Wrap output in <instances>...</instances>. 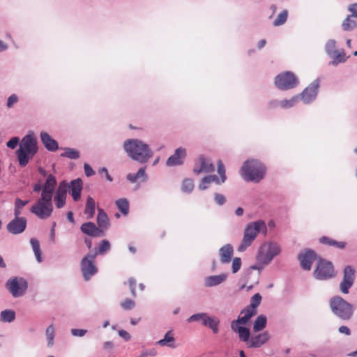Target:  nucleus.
Listing matches in <instances>:
<instances>
[{"label": "nucleus", "mask_w": 357, "mask_h": 357, "mask_svg": "<svg viewBox=\"0 0 357 357\" xmlns=\"http://www.w3.org/2000/svg\"><path fill=\"white\" fill-rule=\"evenodd\" d=\"M123 148L130 158L141 165L147 163L153 155L149 145L138 139L126 140Z\"/></svg>", "instance_id": "1"}, {"label": "nucleus", "mask_w": 357, "mask_h": 357, "mask_svg": "<svg viewBox=\"0 0 357 357\" xmlns=\"http://www.w3.org/2000/svg\"><path fill=\"white\" fill-rule=\"evenodd\" d=\"M38 152L37 140L33 135H25L16 151V155L21 167H25L30 159Z\"/></svg>", "instance_id": "2"}, {"label": "nucleus", "mask_w": 357, "mask_h": 357, "mask_svg": "<svg viewBox=\"0 0 357 357\" xmlns=\"http://www.w3.org/2000/svg\"><path fill=\"white\" fill-rule=\"evenodd\" d=\"M241 171L245 181L258 183L264 178L266 167L258 160L252 159L243 162Z\"/></svg>", "instance_id": "3"}, {"label": "nucleus", "mask_w": 357, "mask_h": 357, "mask_svg": "<svg viewBox=\"0 0 357 357\" xmlns=\"http://www.w3.org/2000/svg\"><path fill=\"white\" fill-rule=\"evenodd\" d=\"M259 231L266 233L267 227L264 220H259L248 223L245 229L241 243L238 247V252H244L250 246Z\"/></svg>", "instance_id": "4"}, {"label": "nucleus", "mask_w": 357, "mask_h": 357, "mask_svg": "<svg viewBox=\"0 0 357 357\" xmlns=\"http://www.w3.org/2000/svg\"><path fill=\"white\" fill-rule=\"evenodd\" d=\"M332 312L342 320H349L354 312V305L345 301L340 296H335L330 300Z\"/></svg>", "instance_id": "5"}, {"label": "nucleus", "mask_w": 357, "mask_h": 357, "mask_svg": "<svg viewBox=\"0 0 357 357\" xmlns=\"http://www.w3.org/2000/svg\"><path fill=\"white\" fill-rule=\"evenodd\" d=\"M280 252V248L276 243L263 245L259 250L257 261L261 265L268 264Z\"/></svg>", "instance_id": "6"}, {"label": "nucleus", "mask_w": 357, "mask_h": 357, "mask_svg": "<svg viewBox=\"0 0 357 357\" xmlns=\"http://www.w3.org/2000/svg\"><path fill=\"white\" fill-rule=\"evenodd\" d=\"M275 86L282 91H287L298 85V79L291 71H286L278 74L275 77Z\"/></svg>", "instance_id": "7"}, {"label": "nucleus", "mask_w": 357, "mask_h": 357, "mask_svg": "<svg viewBox=\"0 0 357 357\" xmlns=\"http://www.w3.org/2000/svg\"><path fill=\"white\" fill-rule=\"evenodd\" d=\"M96 258V255L89 253L81 260L80 268L85 281L90 280L98 273V268L95 264Z\"/></svg>", "instance_id": "8"}, {"label": "nucleus", "mask_w": 357, "mask_h": 357, "mask_svg": "<svg viewBox=\"0 0 357 357\" xmlns=\"http://www.w3.org/2000/svg\"><path fill=\"white\" fill-rule=\"evenodd\" d=\"M313 275L319 280H326L333 278L334 276V266L332 262L320 259Z\"/></svg>", "instance_id": "9"}, {"label": "nucleus", "mask_w": 357, "mask_h": 357, "mask_svg": "<svg viewBox=\"0 0 357 357\" xmlns=\"http://www.w3.org/2000/svg\"><path fill=\"white\" fill-rule=\"evenodd\" d=\"M6 289L14 298L22 296L28 287L27 282L22 278H13L9 279L6 283Z\"/></svg>", "instance_id": "10"}, {"label": "nucleus", "mask_w": 357, "mask_h": 357, "mask_svg": "<svg viewBox=\"0 0 357 357\" xmlns=\"http://www.w3.org/2000/svg\"><path fill=\"white\" fill-rule=\"evenodd\" d=\"M355 269L350 265H347L343 270V278L340 284V290L342 293L347 294L349 289L353 286L355 281Z\"/></svg>", "instance_id": "11"}, {"label": "nucleus", "mask_w": 357, "mask_h": 357, "mask_svg": "<svg viewBox=\"0 0 357 357\" xmlns=\"http://www.w3.org/2000/svg\"><path fill=\"white\" fill-rule=\"evenodd\" d=\"M319 86V79H316L299 94L301 100L306 105L314 101L317 96Z\"/></svg>", "instance_id": "12"}, {"label": "nucleus", "mask_w": 357, "mask_h": 357, "mask_svg": "<svg viewBox=\"0 0 357 357\" xmlns=\"http://www.w3.org/2000/svg\"><path fill=\"white\" fill-rule=\"evenodd\" d=\"M30 211L42 220L50 217L53 211V205L36 202L30 208Z\"/></svg>", "instance_id": "13"}, {"label": "nucleus", "mask_w": 357, "mask_h": 357, "mask_svg": "<svg viewBox=\"0 0 357 357\" xmlns=\"http://www.w3.org/2000/svg\"><path fill=\"white\" fill-rule=\"evenodd\" d=\"M317 259V253L311 249H305L298 255V260L300 261L303 269L310 271L312 263Z\"/></svg>", "instance_id": "14"}, {"label": "nucleus", "mask_w": 357, "mask_h": 357, "mask_svg": "<svg viewBox=\"0 0 357 357\" xmlns=\"http://www.w3.org/2000/svg\"><path fill=\"white\" fill-rule=\"evenodd\" d=\"M27 225V220L26 218H13L6 225V229L8 233L17 235L23 233Z\"/></svg>", "instance_id": "15"}, {"label": "nucleus", "mask_w": 357, "mask_h": 357, "mask_svg": "<svg viewBox=\"0 0 357 357\" xmlns=\"http://www.w3.org/2000/svg\"><path fill=\"white\" fill-rule=\"evenodd\" d=\"M67 190V182L66 181H61L54 196V202L57 208H61L65 206Z\"/></svg>", "instance_id": "16"}, {"label": "nucleus", "mask_w": 357, "mask_h": 357, "mask_svg": "<svg viewBox=\"0 0 357 357\" xmlns=\"http://www.w3.org/2000/svg\"><path fill=\"white\" fill-rule=\"evenodd\" d=\"M186 150L184 148L179 147L176 149L173 155H172L166 161L167 167H175L181 165L186 157Z\"/></svg>", "instance_id": "17"}, {"label": "nucleus", "mask_w": 357, "mask_h": 357, "mask_svg": "<svg viewBox=\"0 0 357 357\" xmlns=\"http://www.w3.org/2000/svg\"><path fill=\"white\" fill-rule=\"evenodd\" d=\"M81 231L91 237H100L105 235L102 229L98 227L93 222H86L80 226Z\"/></svg>", "instance_id": "18"}, {"label": "nucleus", "mask_w": 357, "mask_h": 357, "mask_svg": "<svg viewBox=\"0 0 357 357\" xmlns=\"http://www.w3.org/2000/svg\"><path fill=\"white\" fill-rule=\"evenodd\" d=\"M82 185L81 178L73 179L69 183H67L69 193L75 202L79 201L81 198Z\"/></svg>", "instance_id": "19"}, {"label": "nucleus", "mask_w": 357, "mask_h": 357, "mask_svg": "<svg viewBox=\"0 0 357 357\" xmlns=\"http://www.w3.org/2000/svg\"><path fill=\"white\" fill-rule=\"evenodd\" d=\"M241 324H236L235 322L231 323V328L234 332L238 334L241 341L247 342L250 339V329L245 326H241Z\"/></svg>", "instance_id": "20"}, {"label": "nucleus", "mask_w": 357, "mask_h": 357, "mask_svg": "<svg viewBox=\"0 0 357 357\" xmlns=\"http://www.w3.org/2000/svg\"><path fill=\"white\" fill-rule=\"evenodd\" d=\"M40 140L49 151H56L59 149L58 142L54 139L47 132L43 131L40 134Z\"/></svg>", "instance_id": "21"}, {"label": "nucleus", "mask_w": 357, "mask_h": 357, "mask_svg": "<svg viewBox=\"0 0 357 357\" xmlns=\"http://www.w3.org/2000/svg\"><path fill=\"white\" fill-rule=\"evenodd\" d=\"M256 314L257 310L252 309L251 307L247 306L241 311L240 315L238 317L237 319L234 320L231 322L245 325Z\"/></svg>", "instance_id": "22"}, {"label": "nucleus", "mask_w": 357, "mask_h": 357, "mask_svg": "<svg viewBox=\"0 0 357 357\" xmlns=\"http://www.w3.org/2000/svg\"><path fill=\"white\" fill-rule=\"evenodd\" d=\"M234 254V248L231 244H226L219 250L220 261L222 264H228L231 261Z\"/></svg>", "instance_id": "23"}, {"label": "nucleus", "mask_w": 357, "mask_h": 357, "mask_svg": "<svg viewBox=\"0 0 357 357\" xmlns=\"http://www.w3.org/2000/svg\"><path fill=\"white\" fill-rule=\"evenodd\" d=\"M227 278V273L216 275H210L204 278V284L206 287H212L224 282Z\"/></svg>", "instance_id": "24"}, {"label": "nucleus", "mask_w": 357, "mask_h": 357, "mask_svg": "<svg viewBox=\"0 0 357 357\" xmlns=\"http://www.w3.org/2000/svg\"><path fill=\"white\" fill-rule=\"evenodd\" d=\"M199 160L200 162V167L194 168L193 172L195 174H199L202 172L211 173L215 170V167L213 163L207 160L204 155H200Z\"/></svg>", "instance_id": "25"}, {"label": "nucleus", "mask_w": 357, "mask_h": 357, "mask_svg": "<svg viewBox=\"0 0 357 357\" xmlns=\"http://www.w3.org/2000/svg\"><path fill=\"white\" fill-rule=\"evenodd\" d=\"M268 332L265 331L251 337L250 340V347L259 348L269 340Z\"/></svg>", "instance_id": "26"}, {"label": "nucleus", "mask_w": 357, "mask_h": 357, "mask_svg": "<svg viewBox=\"0 0 357 357\" xmlns=\"http://www.w3.org/2000/svg\"><path fill=\"white\" fill-rule=\"evenodd\" d=\"M157 344L161 347L167 346L172 349H175L177 345L175 344V338L172 334V331H167L164 337L157 342Z\"/></svg>", "instance_id": "27"}, {"label": "nucleus", "mask_w": 357, "mask_h": 357, "mask_svg": "<svg viewBox=\"0 0 357 357\" xmlns=\"http://www.w3.org/2000/svg\"><path fill=\"white\" fill-rule=\"evenodd\" d=\"M97 215L98 227L100 229H107L109 226V218L102 208H98Z\"/></svg>", "instance_id": "28"}, {"label": "nucleus", "mask_w": 357, "mask_h": 357, "mask_svg": "<svg viewBox=\"0 0 357 357\" xmlns=\"http://www.w3.org/2000/svg\"><path fill=\"white\" fill-rule=\"evenodd\" d=\"M349 57L346 56L344 49H342L333 54V56H330L332 60L329 62V65L337 66L340 63H345Z\"/></svg>", "instance_id": "29"}, {"label": "nucleus", "mask_w": 357, "mask_h": 357, "mask_svg": "<svg viewBox=\"0 0 357 357\" xmlns=\"http://www.w3.org/2000/svg\"><path fill=\"white\" fill-rule=\"evenodd\" d=\"M56 184V177L53 174H48L43 185V190L49 191L54 194Z\"/></svg>", "instance_id": "30"}, {"label": "nucleus", "mask_w": 357, "mask_h": 357, "mask_svg": "<svg viewBox=\"0 0 357 357\" xmlns=\"http://www.w3.org/2000/svg\"><path fill=\"white\" fill-rule=\"evenodd\" d=\"M96 210V203L94 199L89 196L86 199V204L84 209V214L87 215L88 219L93 218Z\"/></svg>", "instance_id": "31"}, {"label": "nucleus", "mask_w": 357, "mask_h": 357, "mask_svg": "<svg viewBox=\"0 0 357 357\" xmlns=\"http://www.w3.org/2000/svg\"><path fill=\"white\" fill-rule=\"evenodd\" d=\"M220 320L215 317L208 315L206 322L204 321V326L211 328L214 334H217L219 331L218 326Z\"/></svg>", "instance_id": "32"}, {"label": "nucleus", "mask_w": 357, "mask_h": 357, "mask_svg": "<svg viewBox=\"0 0 357 357\" xmlns=\"http://www.w3.org/2000/svg\"><path fill=\"white\" fill-rule=\"evenodd\" d=\"M319 242L330 246H334L339 249H344L346 247V243L343 241H337L328 236H322L319 239Z\"/></svg>", "instance_id": "33"}, {"label": "nucleus", "mask_w": 357, "mask_h": 357, "mask_svg": "<svg viewBox=\"0 0 357 357\" xmlns=\"http://www.w3.org/2000/svg\"><path fill=\"white\" fill-rule=\"evenodd\" d=\"M267 324V318L265 315L261 314L258 316L253 324V331L259 332L264 329Z\"/></svg>", "instance_id": "34"}, {"label": "nucleus", "mask_w": 357, "mask_h": 357, "mask_svg": "<svg viewBox=\"0 0 357 357\" xmlns=\"http://www.w3.org/2000/svg\"><path fill=\"white\" fill-rule=\"evenodd\" d=\"M111 249V245L108 240L104 239L100 241L98 247L95 249L94 253L92 255H96V257L99 255H104L107 252L109 251Z\"/></svg>", "instance_id": "35"}, {"label": "nucleus", "mask_w": 357, "mask_h": 357, "mask_svg": "<svg viewBox=\"0 0 357 357\" xmlns=\"http://www.w3.org/2000/svg\"><path fill=\"white\" fill-rule=\"evenodd\" d=\"M30 243L34 252L36 260L39 263L43 261V258L39 241L37 239L32 238L30 240Z\"/></svg>", "instance_id": "36"}, {"label": "nucleus", "mask_w": 357, "mask_h": 357, "mask_svg": "<svg viewBox=\"0 0 357 357\" xmlns=\"http://www.w3.org/2000/svg\"><path fill=\"white\" fill-rule=\"evenodd\" d=\"M208 314L206 312H199L191 315L188 318L187 321L188 323L192 322H202V324L204 326V321L206 322L207 317Z\"/></svg>", "instance_id": "37"}, {"label": "nucleus", "mask_w": 357, "mask_h": 357, "mask_svg": "<svg viewBox=\"0 0 357 357\" xmlns=\"http://www.w3.org/2000/svg\"><path fill=\"white\" fill-rule=\"evenodd\" d=\"M352 15H348L342 22V28L344 31H349L357 26V22L352 20Z\"/></svg>", "instance_id": "38"}, {"label": "nucleus", "mask_w": 357, "mask_h": 357, "mask_svg": "<svg viewBox=\"0 0 357 357\" xmlns=\"http://www.w3.org/2000/svg\"><path fill=\"white\" fill-rule=\"evenodd\" d=\"M15 319V312L12 310H5L0 314V320L3 322L10 323Z\"/></svg>", "instance_id": "39"}, {"label": "nucleus", "mask_w": 357, "mask_h": 357, "mask_svg": "<svg viewBox=\"0 0 357 357\" xmlns=\"http://www.w3.org/2000/svg\"><path fill=\"white\" fill-rule=\"evenodd\" d=\"M301 100L299 94L293 96L289 100H282L280 101V106L282 108L287 109L294 106Z\"/></svg>", "instance_id": "40"}, {"label": "nucleus", "mask_w": 357, "mask_h": 357, "mask_svg": "<svg viewBox=\"0 0 357 357\" xmlns=\"http://www.w3.org/2000/svg\"><path fill=\"white\" fill-rule=\"evenodd\" d=\"M336 41L334 39H330L328 40L325 45V52L326 54L330 57L333 56V54L335 53H337L338 51L336 49Z\"/></svg>", "instance_id": "41"}, {"label": "nucleus", "mask_w": 357, "mask_h": 357, "mask_svg": "<svg viewBox=\"0 0 357 357\" xmlns=\"http://www.w3.org/2000/svg\"><path fill=\"white\" fill-rule=\"evenodd\" d=\"M61 157L69 159H77L80 156L79 151L72 148H64V152L61 153Z\"/></svg>", "instance_id": "42"}, {"label": "nucleus", "mask_w": 357, "mask_h": 357, "mask_svg": "<svg viewBox=\"0 0 357 357\" xmlns=\"http://www.w3.org/2000/svg\"><path fill=\"white\" fill-rule=\"evenodd\" d=\"M116 206L123 214L127 215L129 211V202L126 198H121L116 201Z\"/></svg>", "instance_id": "43"}, {"label": "nucleus", "mask_w": 357, "mask_h": 357, "mask_svg": "<svg viewBox=\"0 0 357 357\" xmlns=\"http://www.w3.org/2000/svg\"><path fill=\"white\" fill-rule=\"evenodd\" d=\"M45 335L47 340V347H51L54 345V327L53 324L50 325L45 331Z\"/></svg>", "instance_id": "44"}, {"label": "nucleus", "mask_w": 357, "mask_h": 357, "mask_svg": "<svg viewBox=\"0 0 357 357\" xmlns=\"http://www.w3.org/2000/svg\"><path fill=\"white\" fill-rule=\"evenodd\" d=\"M53 195V193H51L49 191L42 190L41 197L37 202L52 205Z\"/></svg>", "instance_id": "45"}, {"label": "nucleus", "mask_w": 357, "mask_h": 357, "mask_svg": "<svg viewBox=\"0 0 357 357\" xmlns=\"http://www.w3.org/2000/svg\"><path fill=\"white\" fill-rule=\"evenodd\" d=\"M288 17V11L287 10H282L277 17V18L273 22V25L275 26H278L284 24Z\"/></svg>", "instance_id": "46"}, {"label": "nucleus", "mask_w": 357, "mask_h": 357, "mask_svg": "<svg viewBox=\"0 0 357 357\" xmlns=\"http://www.w3.org/2000/svg\"><path fill=\"white\" fill-rule=\"evenodd\" d=\"M181 189L183 192H191L194 189L193 181L191 178L184 179L182 183Z\"/></svg>", "instance_id": "47"}, {"label": "nucleus", "mask_w": 357, "mask_h": 357, "mask_svg": "<svg viewBox=\"0 0 357 357\" xmlns=\"http://www.w3.org/2000/svg\"><path fill=\"white\" fill-rule=\"evenodd\" d=\"M261 298H262L260 294L257 293L254 294L251 298L250 304L248 306L252 309L256 310L257 307L260 305Z\"/></svg>", "instance_id": "48"}, {"label": "nucleus", "mask_w": 357, "mask_h": 357, "mask_svg": "<svg viewBox=\"0 0 357 357\" xmlns=\"http://www.w3.org/2000/svg\"><path fill=\"white\" fill-rule=\"evenodd\" d=\"M218 173L220 174V176L221 177V181L225 182L227 179L225 168L221 160H219L218 161Z\"/></svg>", "instance_id": "49"}, {"label": "nucleus", "mask_w": 357, "mask_h": 357, "mask_svg": "<svg viewBox=\"0 0 357 357\" xmlns=\"http://www.w3.org/2000/svg\"><path fill=\"white\" fill-rule=\"evenodd\" d=\"M241 259L240 257H234L232 260L231 271L233 273H237L241 267Z\"/></svg>", "instance_id": "50"}, {"label": "nucleus", "mask_w": 357, "mask_h": 357, "mask_svg": "<svg viewBox=\"0 0 357 357\" xmlns=\"http://www.w3.org/2000/svg\"><path fill=\"white\" fill-rule=\"evenodd\" d=\"M214 201L218 206H222L226 203L227 199L222 194L215 192Z\"/></svg>", "instance_id": "51"}, {"label": "nucleus", "mask_w": 357, "mask_h": 357, "mask_svg": "<svg viewBox=\"0 0 357 357\" xmlns=\"http://www.w3.org/2000/svg\"><path fill=\"white\" fill-rule=\"evenodd\" d=\"M212 181L215 182L218 185L224 183L221 181V177L219 178L216 175H208L204 177V182H210L211 183Z\"/></svg>", "instance_id": "52"}, {"label": "nucleus", "mask_w": 357, "mask_h": 357, "mask_svg": "<svg viewBox=\"0 0 357 357\" xmlns=\"http://www.w3.org/2000/svg\"><path fill=\"white\" fill-rule=\"evenodd\" d=\"M19 142V137H13L7 142L6 146L11 149H14L17 147Z\"/></svg>", "instance_id": "53"}, {"label": "nucleus", "mask_w": 357, "mask_h": 357, "mask_svg": "<svg viewBox=\"0 0 357 357\" xmlns=\"http://www.w3.org/2000/svg\"><path fill=\"white\" fill-rule=\"evenodd\" d=\"M121 305L125 310H128L135 307V302L130 298H126Z\"/></svg>", "instance_id": "54"}, {"label": "nucleus", "mask_w": 357, "mask_h": 357, "mask_svg": "<svg viewBox=\"0 0 357 357\" xmlns=\"http://www.w3.org/2000/svg\"><path fill=\"white\" fill-rule=\"evenodd\" d=\"M18 101V97L15 94L10 96L7 100V107L11 108Z\"/></svg>", "instance_id": "55"}, {"label": "nucleus", "mask_w": 357, "mask_h": 357, "mask_svg": "<svg viewBox=\"0 0 357 357\" xmlns=\"http://www.w3.org/2000/svg\"><path fill=\"white\" fill-rule=\"evenodd\" d=\"M29 203L28 200H22L20 198H16L15 200V206L20 209H22Z\"/></svg>", "instance_id": "56"}, {"label": "nucleus", "mask_w": 357, "mask_h": 357, "mask_svg": "<svg viewBox=\"0 0 357 357\" xmlns=\"http://www.w3.org/2000/svg\"><path fill=\"white\" fill-rule=\"evenodd\" d=\"M84 169L85 174L87 177L91 176L95 174V172L93 168L87 163L84 164Z\"/></svg>", "instance_id": "57"}, {"label": "nucleus", "mask_w": 357, "mask_h": 357, "mask_svg": "<svg viewBox=\"0 0 357 357\" xmlns=\"http://www.w3.org/2000/svg\"><path fill=\"white\" fill-rule=\"evenodd\" d=\"M87 331L85 329L73 328L71 330V333L73 336L82 337L86 333Z\"/></svg>", "instance_id": "58"}, {"label": "nucleus", "mask_w": 357, "mask_h": 357, "mask_svg": "<svg viewBox=\"0 0 357 357\" xmlns=\"http://www.w3.org/2000/svg\"><path fill=\"white\" fill-rule=\"evenodd\" d=\"M146 166L144 167H140L137 172L136 173V176L137 177V178H139L141 177H144V180H146L147 178V175L146 174Z\"/></svg>", "instance_id": "59"}, {"label": "nucleus", "mask_w": 357, "mask_h": 357, "mask_svg": "<svg viewBox=\"0 0 357 357\" xmlns=\"http://www.w3.org/2000/svg\"><path fill=\"white\" fill-rule=\"evenodd\" d=\"M348 10L351 13L352 16L357 18V3L349 5Z\"/></svg>", "instance_id": "60"}, {"label": "nucleus", "mask_w": 357, "mask_h": 357, "mask_svg": "<svg viewBox=\"0 0 357 357\" xmlns=\"http://www.w3.org/2000/svg\"><path fill=\"white\" fill-rule=\"evenodd\" d=\"M119 335L124 339L126 341H129L131 339V336L126 331L119 330Z\"/></svg>", "instance_id": "61"}, {"label": "nucleus", "mask_w": 357, "mask_h": 357, "mask_svg": "<svg viewBox=\"0 0 357 357\" xmlns=\"http://www.w3.org/2000/svg\"><path fill=\"white\" fill-rule=\"evenodd\" d=\"M99 172L101 174V173H104L105 174V176L106 177V179L110 182H112L113 181V178L112 177L109 175V172H108V170L106 167H102L99 169Z\"/></svg>", "instance_id": "62"}, {"label": "nucleus", "mask_w": 357, "mask_h": 357, "mask_svg": "<svg viewBox=\"0 0 357 357\" xmlns=\"http://www.w3.org/2000/svg\"><path fill=\"white\" fill-rule=\"evenodd\" d=\"M338 331L340 333H344L347 335H351V330L346 326H341L340 327H339Z\"/></svg>", "instance_id": "63"}, {"label": "nucleus", "mask_w": 357, "mask_h": 357, "mask_svg": "<svg viewBox=\"0 0 357 357\" xmlns=\"http://www.w3.org/2000/svg\"><path fill=\"white\" fill-rule=\"evenodd\" d=\"M114 347V344L111 341H106L103 344V348L105 350L111 351Z\"/></svg>", "instance_id": "64"}]
</instances>
